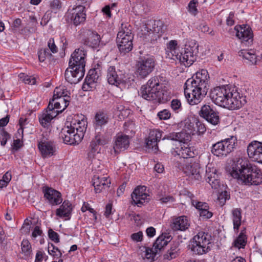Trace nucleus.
Wrapping results in <instances>:
<instances>
[{
    "instance_id": "obj_3",
    "label": "nucleus",
    "mask_w": 262,
    "mask_h": 262,
    "mask_svg": "<svg viewBox=\"0 0 262 262\" xmlns=\"http://www.w3.org/2000/svg\"><path fill=\"white\" fill-rule=\"evenodd\" d=\"M209 96L215 104L231 110L239 109L246 103V97L236 90L231 91L225 87L217 86L211 89Z\"/></svg>"
},
{
    "instance_id": "obj_5",
    "label": "nucleus",
    "mask_w": 262,
    "mask_h": 262,
    "mask_svg": "<svg viewBox=\"0 0 262 262\" xmlns=\"http://www.w3.org/2000/svg\"><path fill=\"white\" fill-rule=\"evenodd\" d=\"M166 28L160 20H149L142 26L140 37L146 42L155 44L160 39Z\"/></svg>"
},
{
    "instance_id": "obj_6",
    "label": "nucleus",
    "mask_w": 262,
    "mask_h": 262,
    "mask_svg": "<svg viewBox=\"0 0 262 262\" xmlns=\"http://www.w3.org/2000/svg\"><path fill=\"white\" fill-rule=\"evenodd\" d=\"M134 35L130 29L122 28L117 36V43L120 52L125 55L131 51L133 48Z\"/></svg>"
},
{
    "instance_id": "obj_60",
    "label": "nucleus",
    "mask_w": 262,
    "mask_h": 262,
    "mask_svg": "<svg viewBox=\"0 0 262 262\" xmlns=\"http://www.w3.org/2000/svg\"><path fill=\"white\" fill-rule=\"evenodd\" d=\"M195 127H197V130L195 129V134L198 133L199 134H203L206 130L205 125L197 120H196Z\"/></svg>"
},
{
    "instance_id": "obj_33",
    "label": "nucleus",
    "mask_w": 262,
    "mask_h": 262,
    "mask_svg": "<svg viewBox=\"0 0 262 262\" xmlns=\"http://www.w3.org/2000/svg\"><path fill=\"white\" fill-rule=\"evenodd\" d=\"M100 39V36L96 32L90 31L88 36L83 41L85 45L97 49L99 46Z\"/></svg>"
},
{
    "instance_id": "obj_29",
    "label": "nucleus",
    "mask_w": 262,
    "mask_h": 262,
    "mask_svg": "<svg viewBox=\"0 0 262 262\" xmlns=\"http://www.w3.org/2000/svg\"><path fill=\"white\" fill-rule=\"evenodd\" d=\"M197 53H192L191 50L184 48V52L180 53L179 60L185 66H191L196 60Z\"/></svg>"
},
{
    "instance_id": "obj_27",
    "label": "nucleus",
    "mask_w": 262,
    "mask_h": 262,
    "mask_svg": "<svg viewBox=\"0 0 262 262\" xmlns=\"http://www.w3.org/2000/svg\"><path fill=\"white\" fill-rule=\"evenodd\" d=\"M191 135L190 133L183 129L179 133H170L165 136L163 139L179 141L182 143H187L191 140Z\"/></svg>"
},
{
    "instance_id": "obj_44",
    "label": "nucleus",
    "mask_w": 262,
    "mask_h": 262,
    "mask_svg": "<svg viewBox=\"0 0 262 262\" xmlns=\"http://www.w3.org/2000/svg\"><path fill=\"white\" fill-rule=\"evenodd\" d=\"M21 251L25 256L29 257L32 253L31 245L27 239H23L21 244Z\"/></svg>"
},
{
    "instance_id": "obj_54",
    "label": "nucleus",
    "mask_w": 262,
    "mask_h": 262,
    "mask_svg": "<svg viewBox=\"0 0 262 262\" xmlns=\"http://www.w3.org/2000/svg\"><path fill=\"white\" fill-rule=\"evenodd\" d=\"M196 1L192 0L191 1L188 6V11L192 15L195 16L198 12V9L196 8Z\"/></svg>"
},
{
    "instance_id": "obj_25",
    "label": "nucleus",
    "mask_w": 262,
    "mask_h": 262,
    "mask_svg": "<svg viewBox=\"0 0 262 262\" xmlns=\"http://www.w3.org/2000/svg\"><path fill=\"white\" fill-rule=\"evenodd\" d=\"M92 184L95 192L100 193L103 189L110 187L111 181L107 177H100L97 175H94L92 178Z\"/></svg>"
},
{
    "instance_id": "obj_11",
    "label": "nucleus",
    "mask_w": 262,
    "mask_h": 262,
    "mask_svg": "<svg viewBox=\"0 0 262 262\" xmlns=\"http://www.w3.org/2000/svg\"><path fill=\"white\" fill-rule=\"evenodd\" d=\"M170 241V236L166 234L160 235L153 244L152 248H147L146 249L145 255L148 259H153L154 256L160 252L162 249L166 246Z\"/></svg>"
},
{
    "instance_id": "obj_17",
    "label": "nucleus",
    "mask_w": 262,
    "mask_h": 262,
    "mask_svg": "<svg viewBox=\"0 0 262 262\" xmlns=\"http://www.w3.org/2000/svg\"><path fill=\"white\" fill-rule=\"evenodd\" d=\"M247 153L253 161L262 163V142L252 141L247 147Z\"/></svg>"
},
{
    "instance_id": "obj_38",
    "label": "nucleus",
    "mask_w": 262,
    "mask_h": 262,
    "mask_svg": "<svg viewBox=\"0 0 262 262\" xmlns=\"http://www.w3.org/2000/svg\"><path fill=\"white\" fill-rule=\"evenodd\" d=\"M232 217L234 230L237 232L241 225L242 210L240 208H235L232 210Z\"/></svg>"
},
{
    "instance_id": "obj_31",
    "label": "nucleus",
    "mask_w": 262,
    "mask_h": 262,
    "mask_svg": "<svg viewBox=\"0 0 262 262\" xmlns=\"http://www.w3.org/2000/svg\"><path fill=\"white\" fill-rule=\"evenodd\" d=\"M72 211L71 203L68 200H64L62 205L56 210V215L60 217H65L70 220Z\"/></svg>"
},
{
    "instance_id": "obj_26",
    "label": "nucleus",
    "mask_w": 262,
    "mask_h": 262,
    "mask_svg": "<svg viewBox=\"0 0 262 262\" xmlns=\"http://www.w3.org/2000/svg\"><path fill=\"white\" fill-rule=\"evenodd\" d=\"M165 54L166 58L167 59L179 60L180 52L177 41L172 40L167 43Z\"/></svg>"
},
{
    "instance_id": "obj_51",
    "label": "nucleus",
    "mask_w": 262,
    "mask_h": 262,
    "mask_svg": "<svg viewBox=\"0 0 262 262\" xmlns=\"http://www.w3.org/2000/svg\"><path fill=\"white\" fill-rule=\"evenodd\" d=\"M197 29L203 33H208L211 35H214L213 30L210 29L205 23H201L197 27Z\"/></svg>"
},
{
    "instance_id": "obj_49",
    "label": "nucleus",
    "mask_w": 262,
    "mask_h": 262,
    "mask_svg": "<svg viewBox=\"0 0 262 262\" xmlns=\"http://www.w3.org/2000/svg\"><path fill=\"white\" fill-rule=\"evenodd\" d=\"M20 80L26 84H34L36 82L35 78H32L24 73H20L19 75Z\"/></svg>"
},
{
    "instance_id": "obj_4",
    "label": "nucleus",
    "mask_w": 262,
    "mask_h": 262,
    "mask_svg": "<svg viewBox=\"0 0 262 262\" xmlns=\"http://www.w3.org/2000/svg\"><path fill=\"white\" fill-rule=\"evenodd\" d=\"M166 82V78L162 74L151 77L145 85L141 86V97L155 103L162 102L164 100L162 88Z\"/></svg>"
},
{
    "instance_id": "obj_8",
    "label": "nucleus",
    "mask_w": 262,
    "mask_h": 262,
    "mask_svg": "<svg viewBox=\"0 0 262 262\" xmlns=\"http://www.w3.org/2000/svg\"><path fill=\"white\" fill-rule=\"evenodd\" d=\"M156 60L152 56L141 57L137 61L136 74L140 78H145L154 70Z\"/></svg>"
},
{
    "instance_id": "obj_2",
    "label": "nucleus",
    "mask_w": 262,
    "mask_h": 262,
    "mask_svg": "<svg viewBox=\"0 0 262 262\" xmlns=\"http://www.w3.org/2000/svg\"><path fill=\"white\" fill-rule=\"evenodd\" d=\"M231 176L245 185H258L262 183V171L246 159L239 158L232 165Z\"/></svg>"
},
{
    "instance_id": "obj_10",
    "label": "nucleus",
    "mask_w": 262,
    "mask_h": 262,
    "mask_svg": "<svg viewBox=\"0 0 262 262\" xmlns=\"http://www.w3.org/2000/svg\"><path fill=\"white\" fill-rule=\"evenodd\" d=\"M86 56V51L83 48L75 49L71 55L69 61V67L77 68L85 71Z\"/></svg>"
},
{
    "instance_id": "obj_46",
    "label": "nucleus",
    "mask_w": 262,
    "mask_h": 262,
    "mask_svg": "<svg viewBox=\"0 0 262 262\" xmlns=\"http://www.w3.org/2000/svg\"><path fill=\"white\" fill-rule=\"evenodd\" d=\"M64 97L65 98H60L59 99H58V101L54 102V106L55 107V109H60L61 108L60 104L62 103V104H64V107L62 110H64L66 107H68V106L69 104V98L70 97L68 96L67 95H64Z\"/></svg>"
},
{
    "instance_id": "obj_21",
    "label": "nucleus",
    "mask_w": 262,
    "mask_h": 262,
    "mask_svg": "<svg viewBox=\"0 0 262 262\" xmlns=\"http://www.w3.org/2000/svg\"><path fill=\"white\" fill-rule=\"evenodd\" d=\"M38 148L42 157L49 158L56 155V146L54 142H46L45 140L38 141Z\"/></svg>"
},
{
    "instance_id": "obj_56",
    "label": "nucleus",
    "mask_w": 262,
    "mask_h": 262,
    "mask_svg": "<svg viewBox=\"0 0 262 262\" xmlns=\"http://www.w3.org/2000/svg\"><path fill=\"white\" fill-rule=\"evenodd\" d=\"M157 116L160 120H167L170 118L171 113L169 110L164 109L159 112Z\"/></svg>"
},
{
    "instance_id": "obj_64",
    "label": "nucleus",
    "mask_w": 262,
    "mask_h": 262,
    "mask_svg": "<svg viewBox=\"0 0 262 262\" xmlns=\"http://www.w3.org/2000/svg\"><path fill=\"white\" fill-rule=\"evenodd\" d=\"M50 7L53 11H56L61 8V3L59 0H53L50 3Z\"/></svg>"
},
{
    "instance_id": "obj_58",
    "label": "nucleus",
    "mask_w": 262,
    "mask_h": 262,
    "mask_svg": "<svg viewBox=\"0 0 262 262\" xmlns=\"http://www.w3.org/2000/svg\"><path fill=\"white\" fill-rule=\"evenodd\" d=\"M48 47L50 52L52 53H56L58 52V48L55 43V41L53 38H51L48 41Z\"/></svg>"
},
{
    "instance_id": "obj_16",
    "label": "nucleus",
    "mask_w": 262,
    "mask_h": 262,
    "mask_svg": "<svg viewBox=\"0 0 262 262\" xmlns=\"http://www.w3.org/2000/svg\"><path fill=\"white\" fill-rule=\"evenodd\" d=\"M42 192L45 199L52 206L59 205L62 202L61 193L53 188L45 186L42 188Z\"/></svg>"
},
{
    "instance_id": "obj_61",
    "label": "nucleus",
    "mask_w": 262,
    "mask_h": 262,
    "mask_svg": "<svg viewBox=\"0 0 262 262\" xmlns=\"http://www.w3.org/2000/svg\"><path fill=\"white\" fill-rule=\"evenodd\" d=\"M209 206L207 208L203 209L202 211L199 213L200 216L206 219H208L211 217L213 215V213L212 212L209 211Z\"/></svg>"
},
{
    "instance_id": "obj_24",
    "label": "nucleus",
    "mask_w": 262,
    "mask_h": 262,
    "mask_svg": "<svg viewBox=\"0 0 262 262\" xmlns=\"http://www.w3.org/2000/svg\"><path fill=\"white\" fill-rule=\"evenodd\" d=\"M129 140L128 136L118 135L113 147L115 154H119L121 151L126 150L129 147Z\"/></svg>"
},
{
    "instance_id": "obj_47",
    "label": "nucleus",
    "mask_w": 262,
    "mask_h": 262,
    "mask_svg": "<svg viewBox=\"0 0 262 262\" xmlns=\"http://www.w3.org/2000/svg\"><path fill=\"white\" fill-rule=\"evenodd\" d=\"M156 198L161 204H167L168 202H173L174 201V199L172 196L163 195L162 193H159L156 195Z\"/></svg>"
},
{
    "instance_id": "obj_12",
    "label": "nucleus",
    "mask_w": 262,
    "mask_h": 262,
    "mask_svg": "<svg viewBox=\"0 0 262 262\" xmlns=\"http://www.w3.org/2000/svg\"><path fill=\"white\" fill-rule=\"evenodd\" d=\"M85 6H76L72 8H69L67 16L75 26H78L85 20Z\"/></svg>"
},
{
    "instance_id": "obj_45",
    "label": "nucleus",
    "mask_w": 262,
    "mask_h": 262,
    "mask_svg": "<svg viewBox=\"0 0 262 262\" xmlns=\"http://www.w3.org/2000/svg\"><path fill=\"white\" fill-rule=\"evenodd\" d=\"M99 145H101L100 143H99L95 138L92 140L89 146L90 151L88 154V157L91 158L94 157L95 154L97 152L98 150Z\"/></svg>"
},
{
    "instance_id": "obj_55",
    "label": "nucleus",
    "mask_w": 262,
    "mask_h": 262,
    "mask_svg": "<svg viewBox=\"0 0 262 262\" xmlns=\"http://www.w3.org/2000/svg\"><path fill=\"white\" fill-rule=\"evenodd\" d=\"M192 205L199 211V213L201 211H202L203 209L208 207V205L206 203L198 202L194 200H192Z\"/></svg>"
},
{
    "instance_id": "obj_9",
    "label": "nucleus",
    "mask_w": 262,
    "mask_h": 262,
    "mask_svg": "<svg viewBox=\"0 0 262 262\" xmlns=\"http://www.w3.org/2000/svg\"><path fill=\"white\" fill-rule=\"evenodd\" d=\"M210 236L204 232H199L193 237L192 250L196 254H203L210 250L209 245Z\"/></svg>"
},
{
    "instance_id": "obj_59",
    "label": "nucleus",
    "mask_w": 262,
    "mask_h": 262,
    "mask_svg": "<svg viewBox=\"0 0 262 262\" xmlns=\"http://www.w3.org/2000/svg\"><path fill=\"white\" fill-rule=\"evenodd\" d=\"M48 235L49 238L56 243L59 242V236L58 234L54 231L52 229H50L48 231Z\"/></svg>"
},
{
    "instance_id": "obj_43",
    "label": "nucleus",
    "mask_w": 262,
    "mask_h": 262,
    "mask_svg": "<svg viewBox=\"0 0 262 262\" xmlns=\"http://www.w3.org/2000/svg\"><path fill=\"white\" fill-rule=\"evenodd\" d=\"M195 123L196 120L192 118V119L187 118L184 120V128L185 130L190 135L195 134Z\"/></svg>"
},
{
    "instance_id": "obj_22",
    "label": "nucleus",
    "mask_w": 262,
    "mask_h": 262,
    "mask_svg": "<svg viewBox=\"0 0 262 262\" xmlns=\"http://www.w3.org/2000/svg\"><path fill=\"white\" fill-rule=\"evenodd\" d=\"M161 137L162 132L160 130L157 129L150 130L146 140V147L156 152L158 150V142L160 141Z\"/></svg>"
},
{
    "instance_id": "obj_57",
    "label": "nucleus",
    "mask_w": 262,
    "mask_h": 262,
    "mask_svg": "<svg viewBox=\"0 0 262 262\" xmlns=\"http://www.w3.org/2000/svg\"><path fill=\"white\" fill-rule=\"evenodd\" d=\"M31 224L32 222L31 221H28L27 219L25 220V223L20 229V231L23 234H26L30 232Z\"/></svg>"
},
{
    "instance_id": "obj_41",
    "label": "nucleus",
    "mask_w": 262,
    "mask_h": 262,
    "mask_svg": "<svg viewBox=\"0 0 262 262\" xmlns=\"http://www.w3.org/2000/svg\"><path fill=\"white\" fill-rule=\"evenodd\" d=\"M38 59L40 62H44L48 60L51 61L54 59L52 53L48 48H41L37 52Z\"/></svg>"
},
{
    "instance_id": "obj_62",
    "label": "nucleus",
    "mask_w": 262,
    "mask_h": 262,
    "mask_svg": "<svg viewBox=\"0 0 262 262\" xmlns=\"http://www.w3.org/2000/svg\"><path fill=\"white\" fill-rule=\"evenodd\" d=\"M81 210L83 212H85L87 210L89 211L90 212L94 214L95 219H96V212L93 208L90 207V205L88 203L84 202Z\"/></svg>"
},
{
    "instance_id": "obj_39",
    "label": "nucleus",
    "mask_w": 262,
    "mask_h": 262,
    "mask_svg": "<svg viewBox=\"0 0 262 262\" xmlns=\"http://www.w3.org/2000/svg\"><path fill=\"white\" fill-rule=\"evenodd\" d=\"M246 229L242 230L238 237L235 239L233 245L238 249L244 248L247 244V236Z\"/></svg>"
},
{
    "instance_id": "obj_32",
    "label": "nucleus",
    "mask_w": 262,
    "mask_h": 262,
    "mask_svg": "<svg viewBox=\"0 0 262 262\" xmlns=\"http://www.w3.org/2000/svg\"><path fill=\"white\" fill-rule=\"evenodd\" d=\"M189 224L185 216H181L173 219L171 228L173 231H185L188 229Z\"/></svg>"
},
{
    "instance_id": "obj_42",
    "label": "nucleus",
    "mask_w": 262,
    "mask_h": 262,
    "mask_svg": "<svg viewBox=\"0 0 262 262\" xmlns=\"http://www.w3.org/2000/svg\"><path fill=\"white\" fill-rule=\"evenodd\" d=\"M238 55L243 58L249 60L252 64L256 65L258 64L256 56L254 53H251L247 50H241L238 52Z\"/></svg>"
},
{
    "instance_id": "obj_15",
    "label": "nucleus",
    "mask_w": 262,
    "mask_h": 262,
    "mask_svg": "<svg viewBox=\"0 0 262 262\" xmlns=\"http://www.w3.org/2000/svg\"><path fill=\"white\" fill-rule=\"evenodd\" d=\"M146 187L144 186H138L132 193L133 203L138 207H141L150 200L149 194L145 192Z\"/></svg>"
},
{
    "instance_id": "obj_19",
    "label": "nucleus",
    "mask_w": 262,
    "mask_h": 262,
    "mask_svg": "<svg viewBox=\"0 0 262 262\" xmlns=\"http://www.w3.org/2000/svg\"><path fill=\"white\" fill-rule=\"evenodd\" d=\"M80 136V134L79 135L77 133H73L69 125L62 128L60 134V137L64 143L70 145L78 144L82 139Z\"/></svg>"
},
{
    "instance_id": "obj_53",
    "label": "nucleus",
    "mask_w": 262,
    "mask_h": 262,
    "mask_svg": "<svg viewBox=\"0 0 262 262\" xmlns=\"http://www.w3.org/2000/svg\"><path fill=\"white\" fill-rule=\"evenodd\" d=\"M11 138L10 135L6 130L3 129L0 134V141L2 146H4L7 142V140Z\"/></svg>"
},
{
    "instance_id": "obj_14",
    "label": "nucleus",
    "mask_w": 262,
    "mask_h": 262,
    "mask_svg": "<svg viewBox=\"0 0 262 262\" xmlns=\"http://www.w3.org/2000/svg\"><path fill=\"white\" fill-rule=\"evenodd\" d=\"M199 115L212 125H216L220 122L219 113L209 105L204 104L201 106Z\"/></svg>"
},
{
    "instance_id": "obj_37",
    "label": "nucleus",
    "mask_w": 262,
    "mask_h": 262,
    "mask_svg": "<svg viewBox=\"0 0 262 262\" xmlns=\"http://www.w3.org/2000/svg\"><path fill=\"white\" fill-rule=\"evenodd\" d=\"M96 140L100 143L101 145L107 144L111 139V134L104 130H96L95 137Z\"/></svg>"
},
{
    "instance_id": "obj_18",
    "label": "nucleus",
    "mask_w": 262,
    "mask_h": 262,
    "mask_svg": "<svg viewBox=\"0 0 262 262\" xmlns=\"http://www.w3.org/2000/svg\"><path fill=\"white\" fill-rule=\"evenodd\" d=\"M236 36L246 45L251 43L253 41V32L251 28L248 25L236 26L234 28Z\"/></svg>"
},
{
    "instance_id": "obj_63",
    "label": "nucleus",
    "mask_w": 262,
    "mask_h": 262,
    "mask_svg": "<svg viewBox=\"0 0 262 262\" xmlns=\"http://www.w3.org/2000/svg\"><path fill=\"white\" fill-rule=\"evenodd\" d=\"M130 237L131 239L134 242H141L143 239V233L142 231H139L137 233H134L131 235Z\"/></svg>"
},
{
    "instance_id": "obj_23",
    "label": "nucleus",
    "mask_w": 262,
    "mask_h": 262,
    "mask_svg": "<svg viewBox=\"0 0 262 262\" xmlns=\"http://www.w3.org/2000/svg\"><path fill=\"white\" fill-rule=\"evenodd\" d=\"M99 77V74L95 69L90 70L83 84L82 90L84 91H89L95 89Z\"/></svg>"
},
{
    "instance_id": "obj_40",
    "label": "nucleus",
    "mask_w": 262,
    "mask_h": 262,
    "mask_svg": "<svg viewBox=\"0 0 262 262\" xmlns=\"http://www.w3.org/2000/svg\"><path fill=\"white\" fill-rule=\"evenodd\" d=\"M55 116H53L51 113H49L47 110H45L39 116V122L43 127H48L50 124L51 121Z\"/></svg>"
},
{
    "instance_id": "obj_52",
    "label": "nucleus",
    "mask_w": 262,
    "mask_h": 262,
    "mask_svg": "<svg viewBox=\"0 0 262 262\" xmlns=\"http://www.w3.org/2000/svg\"><path fill=\"white\" fill-rule=\"evenodd\" d=\"M77 122L79 125V126H78V129H77V134H78L79 135L80 134L81 138L83 139L84 134L86 128L85 126L86 122L82 119L81 120H77Z\"/></svg>"
},
{
    "instance_id": "obj_13",
    "label": "nucleus",
    "mask_w": 262,
    "mask_h": 262,
    "mask_svg": "<svg viewBox=\"0 0 262 262\" xmlns=\"http://www.w3.org/2000/svg\"><path fill=\"white\" fill-rule=\"evenodd\" d=\"M107 80L109 84L118 86L125 82V73L114 66H110L107 70Z\"/></svg>"
},
{
    "instance_id": "obj_7",
    "label": "nucleus",
    "mask_w": 262,
    "mask_h": 262,
    "mask_svg": "<svg viewBox=\"0 0 262 262\" xmlns=\"http://www.w3.org/2000/svg\"><path fill=\"white\" fill-rule=\"evenodd\" d=\"M236 143V137L232 136L230 138L213 144L211 147V151L213 155L217 157L227 156L233 150Z\"/></svg>"
},
{
    "instance_id": "obj_35",
    "label": "nucleus",
    "mask_w": 262,
    "mask_h": 262,
    "mask_svg": "<svg viewBox=\"0 0 262 262\" xmlns=\"http://www.w3.org/2000/svg\"><path fill=\"white\" fill-rule=\"evenodd\" d=\"M179 246V242H173L171 244L170 249L164 254V259L170 260L177 257L181 253V249Z\"/></svg>"
},
{
    "instance_id": "obj_50",
    "label": "nucleus",
    "mask_w": 262,
    "mask_h": 262,
    "mask_svg": "<svg viewBox=\"0 0 262 262\" xmlns=\"http://www.w3.org/2000/svg\"><path fill=\"white\" fill-rule=\"evenodd\" d=\"M170 107L175 113H179L182 109L180 100L177 99H172L170 102Z\"/></svg>"
},
{
    "instance_id": "obj_36",
    "label": "nucleus",
    "mask_w": 262,
    "mask_h": 262,
    "mask_svg": "<svg viewBox=\"0 0 262 262\" xmlns=\"http://www.w3.org/2000/svg\"><path fill=\"white\" fill-rule=\"evenodd\" d=\"M108 122V117L106 114L103 112H97L95 116L94 126L95 130H101L102 126L105 125Z\"/></svg>"
},
{
    "instance_id": "obj_30",
    "label": "nucleus",
    "mask_w": 262,
    "mask_h": 262,
    "mask_svg": "<svg viewBox=\"0 0 262 262\" xmlns=\"http://www.w3.org/2000/svg\"><path fill=\"white\" fill-rule=\"evenodd\" d=\"M205 178L206 181L213 189H217L220 187V181L218 175L216 174V169L214 168L206 169Z\"/></svg>"
},
{
    "instance_id": "obj_28",
    "label": "nucleus",
    "mask_w": 262,
    "mask_h": 262,
    "mask_svg": "<svg viewBox=\"0 0 262 262\" xmlns=\"http://www.w3.org/2000/svg\"><path fill=\"white\" fill-rule=\"evenodd\" d=\"M184 172L191 179L196 180H200L201 179L200 173V166L197 162L191 161L187 164L184 168Z\"/></svg>"
},
{
    "instance_id": "obj_20",
    "label": "nucleus",
    "mask_w": 262,
    "mask_h": 262,
    "mask_svg": "<svg viewBox=\"0 0 262 262\" xmlns=\"http://www.w3.org/2000/svg\"><path fill=\"white\" fill-rule=\"evenodd\" d=\"M85 71L69 67L64 73L66 80L71 84H76L83 77Z\"/></svg>"
},
{
    "instance_id": "obj_1",
    "label": "nucleus",
    "mask_w": 262,
    "mask_h": 262,
    "mask_svg": "<svg viewBox=\"0 0 262 262\" xmlns=\"http://www.w3.org/2000/svg\"><path fill=\"white\" fill-rule=\"evenodd\" d=\"M209 79L207 71L202 69L186 80L184 94L190 105L198 104L206 95L209 87Z\"/></svg>"
},
{
    "instance_id": "obj_48",
    "label": "nucleus",
    "mask_w": 262,
    "mask_h": 262,
    "mask_svg": "<svg viewBox=\"0 0 262 262\" xmlns=\"http://www.w3.org/2000/svg\"><path fill=\"white\" fill-rule=\"evenodd\" d=\"M185 48L191 50L194 53L198 54L199 52V45L195 40L188 41L185 45Z\"/></svg>"
},
{
    "instance_id": "obj_34",
    "label": "nucleus",
    "mask_w": 262,
    "mask_h": 262,
    "mask_svg": "<svg viewBox=\"0 0 262 262\" xmlns=\"http://www.w3.org/2000/svg\"><path fill=\"white\" fill-rule=\"evenodd\" d=\"M177 155L183 158H192L194 156L195 153L193 148L190 147L188 143H183L181 144V148H177L174 151Z\"/></svg>"
}]
</instances>
